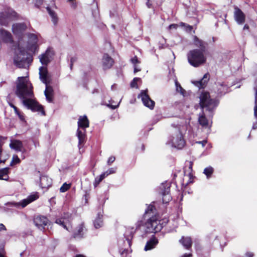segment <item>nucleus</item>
Instances as JSON below:
<instances>
[{
    "mask_svg": "<svg viewBox=\"0 0 257 257\" xmlns=\"http://www.w3.org/2000/svg\"><path fill=\"white\" fill-rule=\"evenodd\" d=\"M16 95L21 100L23 105L33 111L45 112L41 105L32 98L34 97L33 86L27 77H19L16 82Z\"/></svg>",
    "mask_w": 257,
    "mask_h": 257,
    "instance_id": "obj_1",
    "label": "nucleus"
},
{
    "mask_svg": "<svg viewBox=\"0 0 257 257\" xmlns=\"http://www.w3.org/2000/svg\"><path fill=\"white\" fill-rule=\"evenodd\" d=\"M193 43L199 49L190 50L187 54V59L191 65L197 67L203 65L206 62L207 58L205 55V52L207 43L195 36L193 37Z\"/></svg>",
    "mask_w": 257,
    "mask_h": 257,
    "instance_id": "obj_2",
    "label": "nucleus"
},
{
    "mask_svg": "<svg viewBox=\"0 0 257 257\" xmlns=\"http://www.w3.org/2000/svg\"><path fill=\"white\" fill-rule=\"evenodd\" d=\"M199 98V105L203 110L204 109H206V110L211 111L218 104L215 100L210 98V94L208 92H202L200 95ZM198 121L202 126L204 127L208 126V120L205 117L203 111L202 113L200 114Z\"/></svg>",
    "mask_w": 257,
    "mask_h": 257,
    "instance_id": "obj_3",
    "label": "nucleus"
},
{
    "mask_svg": "<svg viewBox=\"0 0 257 257\" xmlns=\"http://www.w3.org/2000/svg\"><path fill=\"white\" fill-rule=\"evenodd\" d=\"M32 61V56L19 45L15 50L14 64L18 68H26Z\"/></svg>",
    "mask_w": 257,
    "mask_h": 257,
    "instance_id": "obj_4",
    "label": "nucleus"
},
{
    "mask_svg": "<svg viewBox=\"0 0 257 257\" xmlns=\"http://www.w3.org/2000/svg\"><path fill=\"white\" fill-rule=\"evenodd\" d=\"M39 75L41 80L46 85V89L44 91L46 99L51 102L53 98V89L52 86L49 85L48 78V71L47 68L42 66L39 68Z\"/></svg>",
    "mask_w": 257,
    "mask_h": 257,
    "instance_id": "obj_5",
    "label": "nucleus"
},
{
    "mask_svg": "<svg viewBox=\"0 0 257 257\" xmlns=\"http://www.w3.org/2000/svg\"><path fill=\"white\" fill-rule=\"evenodd\" d=\"M172 135L169 138L168 143L178 149H181L184 147L185 142L180 128L175 127L172 131Z\"/></svg>",
    "mask_w": 257,
    "mask_h": 257,
    "instance_id": "obj_6",
    "label": "nucleus"
},
{
    "mask_svg": "<svg viewBox=\"0 0 257 257\" xmlns=\"http://www.w3.org/2000/svg\"><path fill=\"white\" fill-rule=\"evenodd\" d=\"M146 231L148 233L157 232L162 228L158 218L155 216L151 217L146 223Z\"/></svg>",
    "mask_w": 257,
    "mask_h": 257,
    "instance_id": "obj_7",
    "label": "nucleus"
},
{
    "mask_svg": "<svg viewBox=\"0 0 257 257\" xmlns=\"http://www.w3.org/2000/svg\"><path fill=\"white\" fill-rule=\"evenodd\" d=\"M138 97H141L144 105L151 109L154 108L155 102L148 95L147 89L142 91L141 93L138 96Z\"/></svg>",
    "mask_w": 257,
    "mask_h": 257,
    "instance_id": "obj_8",
    "label": "nucleus"
},
{
    "mask_svg": "<svg viewBox=\"0 0 257 257\" xmlns=\"http://www.w3.org/2000/svg\"><path fill=\"white\" fill-rule=\"evenodd\" d=\"M53 55V51L48 48L44 53L39 56L40 61L43 65H47L52 60Z\"/></svg>",
    "mask_w": 257,
    "mask_h": 257,
    "instance_id": "obj_9",
    "label": "nucleus"
},
{
    "mask_svg": "<svg viewBox=\"0 0 257 257\" xmlns=\"http://www.w3.org/2000/svg\"><path fill=\"white\" fill-rule=\"evenodd\" d=\"M34 223L39 229L43 230L49 223V222L46 217L37 216L34 218Z\"/></svg>",
    "mask_w": 257,
    "mask_h": 257,
    "instance_id": "obj_10",
    "label": "nucleus"
},
{
    "mask_svg": "<svg viewBox=\"0 0 257 257\" xmlns=\"http://www.w3.org/2000/svg\"><path fill=\"white\" fill-rule=\"evenodd\" d=\"M16 13L14 12L11 14L8 12L0 13V24L3 26H7L11 20L12 18L16 17Z\"/></svg>",
    "mask_w": 257,
    "mask_h": 257,
    "instance_id": "obj_11",
    "label": "nucleus"
},
{
    "mask_svg": "<svg viewBox=\"0 0 257 257\" xmlns=\"http://www.w3.org/2000/svg\"><path fill=\"white\" fill-rule=\"evenodd\" d=\"M28 49L33 52H35L37 50V44L38 41V38L36 35L33 34H28Z\"/></svg>",
    "mask_w": 257,
    "mask_h": 257,
    "instance_id": "obj_12",
    "label": "nucleus"
},
{
    "mask_svg": "<svg viewBox=\"0 0 257 257\" xmlns=\"http://www.w3.org/2000/svg\"><path fill=\"white\" fill-rule=\"evenodd\" d=\"M161 194L163 198L162 200L164 203H167L171 200L170 195V187L165 184H162L160 187Z\"/></svg>",
    "mask_w": 257,
    "mask_h": 257,
    "instance_id": "obj_13",
    "label": "nucleus"
},
{
    "mask_svg": "<svg viewBox=\"0 0 257 257\" xmlns=\"http://www.w3.org/2000/svg\"><path fill=\"white\" fill-rule=\"evenodd\" d=\"M53 8H55V5L54 0H51L49 6L46 8L47 12L51 18V21L54 25H56L58 21V18L57 14L53 10Z\"/></svg>",
    "mask_w": 257,
    "mask_h": 257,
    "instance_id": "obj_14",
    "label": "nucleus"
},
{
    "mask_svg": "<svg viewBox=\"0 0 257 257\" xmlns=\"http://www.w3.org/2000/svg\"><path fill=\"white\" fill-rule=\"evenodd\" d=\"M27 29V26L24 23H17L12 27V31L15 35L21 36Z\"/></svg>",
    "mask_w": 257,
    "mask_h": 257,
    "instance_id": "obj_15",
    "label": "nucleus"
},
{
    "mask_svg": "<svg viewBox=\"0 0 257 257\" xmlns=\"http://www.w3.org/2000/svg\"><path fill=\"white\" fill-rule=\"evenodd\" d=\"M234 15L235 20L237 24L241 25L244 23L245 16L240 9L236 7Z\"/></svg>",
    "mask_w": 257,
    "mask_h": 257,
    "instance_id": "obj_16",
    "label": "nucleus"
},
{
    "mask_svg": "<svg viewBox=\"0 0 257 257\" xmlns=\"http://www.w3.org/2000/svg\"><path fill=\"white\" fill-rule=\"evenodd\" d=\"M0 38L5 43H12L13 42L11 34L3 29H0Z\"/></svg>",
    "mask_w": 257,
    "mask_h": 257,
    "instance_id": "obj_17",
    "label": "nucleus"
},
{
    "mask_svg": "<svg viewBox=\"0 0 257 257\" xmlns=\"http://www.w3.org/2000/svg\"><path fill=\"white\" fill-rule=\"evenodd\" d=\"M86 131L85 130H80L78 128L77 131V136L79 140L78 146L79 149L82 147L86 141Z\"/></svg>",
    "mask_w": 257,
    "mask_h": 257,
    "instance_id": "obj_18",
    "label": "nucleus"
},
{
    "mask_svg": "<svg viewBox=\"0 0 257 257\" xmlns=\"http://www.w3.org/2000/svg\"><path fill=\"white\" fill-rule=\"evenodd\" d=\"M69 217L70 215L68 213L65 214L64 217L57 219L55 222L57 224L61 225L64 228L68 230L67 224L69 223Z\"/></svg>",
    "mask_w": 257,
    "mask_h": 257,
    "instance_id": "obj_19",
    "label": "nucleus"
},
{
    "mask_svg": "<svg viewBox=\"0 0 257 257\" xmlns=\"http://www.w3.org/2000/svg\"><path fill=\"white\" fill-rule=\"evenodd\" d=\"M113 64V59L109 57L108 54H105L102 58V66L103 69H106L111 68Z\"/></svg>",
    "mask_w": 257,
    "mask_h": 257,
    "instance_id": "obj_20",
    "label": "nucleus"
},
{
    "mask_svg": "<svg viewBox=\"0 0 257 257\" xmlns=\"http://www.w3.org/2000/svg\"><path fill=\"white\" fill-rule=\"evenodd\" d=\"M40 185L42 188L47 189L52 185V180L46 176H42L40 179Z\"/></svg>",
    "mask_w": 257,
    "mask_h": 257,
    "instance_id": "obj_21",
    "label": "nucleus"
},
{
    "mask_svg": "<svg viewBox=\"0 0 257 257\" xmlns=\"http://www.w3.org/2000/svg\"><path fill=\"white\" fill-rule=\"evenodd\" d=\"M78 126L79 128L85 130L89 127V120L86 115L79 117L78 121Z\"/></svg>",
    "mask_w": 257,
    "mask_h": 257,
    "instance_id": "obj_22",
    "label": "nucleus"
},
{
    "mask_svg": "<svg viewBox=\"0 0 257 257\" xmlns=\"http://www.w3.org/2000/svg\"><path fill=\"white\" fill-rule=\"evenodd\" d=\"M217 92L220 95L225 94L228 90V86L223 82H218L216 83Z\"/></svg>",
    "mask_w": 257,
    "mask_h": 257,
    "instance_id": "obj_23",
    "label": "nucleus"
},
{
    "mask_svg": "<svg viewBox=\"0 0 257 257\" xmlns=\"http://www.w3.org/2000/svg\"><path fill=\"white\" fill-rule=\"evenodd\" d=\"M179 242L187 249H189L192 246V241L190 237L182 236Z\"/></svg>",
    "mask_w": 257,
    "mask_h": 257,
    "instance_id": "obj_24",
    "label": "nucleus"
},
{
    "mask_svg": "<svg viewBox=\"0 0 257 257\" xmlns=\"http://www.w3.org/2000/svg\"><path fill=\"white\" fill-rule=\"evenodd\" d=\"M158 243V239L155 236H153L147 242L144 249L146 251L151 250L154 248Z\"/></svg>",
    "mask_w": 257,
    "mask_h": 257,
    "instance_id": "obj_25",
    "label": "nucleus"
},
{
    "mask_svg": "<svg viewBox=\"0 0 257 257\" xmlns=\"http://www.w3.org/2000/svg\"><path fill=\"white\" fill-rule=\"evenodd\" d=\"M209 79V74L206 73L203 77L199 81H196L194 84L200 88H204Z\"/></svg>",
    "mask_w": 257,
    "mask_h": 257,
    "instance_id": "obj_26",
    "label": "nucleus"
},
{
    "mask_svg": "<svg viewBox=\"0 0 257 257\" xmlns=\"http://www.w3.org/2000/svg\"><path fill=\"white\" fill-rule=\"evenodd\" d=\"M37 198H38V195L37 194H36L31 195L29 196L27 199H24L22 202L19 203L21 204V205L22 206V207H25L28 204L36 200Z\"/></svg>",
    "mask_w": 257,
    "mask_h": 257,
    "instance_id": "obj_27",
    "label": "nucleus"
},
{
    "mask_svg": "<svg viewBox=\"0 0 257 257\" xmlns=\"http://www.w3.org/2000/svg\"><path fill=\"white\" fill-rule=\"evenodd\" d=\"M84 225L80 224L75 231L73 234V237L75 238H81L83 237L84 232Z\"/></svg>",
    "mask_w": 257,
    "mask_h": 257,
    "instance_id": "obj_28",
    "label": "nucleus"
},
{
    "mask_svg": "<svg viewBox=\"0 0 257 257\" xmlns=\"http://www.w3.org/2000/svg\"><path fill=\"white\" fill-rule=\"evenodd\" d=\"M10 146L12 149H15L17 151H21L23 145L21 141L19 140H14L11 142Z\"/></svg>",
    "mask_w": 257,
    "mask_h": 257,
    "instance_id": "obj_29",
    "label": "nucleus"
},
{
    "mask_svg": "<svg viewBox=\"0 0 257 257\" xmlns=\"http://www.w3.org/2000/svg\"><path fill=\"white\" fill-rule=\"evenodd\" d=\"M102 215L100 213H98L96 218L94 221V225L96 228H98L101 227L103 225V221L102 220Z\"/></svg>",
    "mask_w": 257,
    "mask_h": 257,
    "instance_id": "obj_30",
    "label": "nucleus"
},
{
    "mask_svg": "<svg viewBox=\"0 0 257 257\" xmlns=\"http://www.w3.org/2000/svg\"><path fill=\"white\" fill-rule=\"evenodd\" d=\"M9 168H6L0 170V180H8L9 179L8 177Z\"/></svg>",
    "mask_w": 257,
    "mask_h": 257,
    "instance_id": "obj_31",
    "label": "nucleus"
},
{
    "mask_svg": "<svg viewBox=\"0 0 257 257\" xmlns=\"http://www.w3.org/2000/svg\"><path fill=\"white\" fill-rule=\"evenodd\" d=\"M189 167L188 170L184 169V172L185 176L190 177L192 176L191 172L192 171L193 163L191 161L188 162Z\"/></svg>",
    "mask_w": 257,
    "mask_h": 257,
    "instance_id": "obj_32",
    "label": "nucleus"
},
{
    "mask_svg": "<svg viewBox=\"0 0 257 257\" xmlns=\"http://www.w3.org/2000/svg\"><path fill=\"white\" fill-rule=\"evenodd\" d=\"M175 85L176 87V90L178 92H180L181 94L183 95H184L185 93V90L183 89V88L181 87L180 84L179 83V82L176 80L175 81Z\"/></svg>",
    "mask_w": 257,
    "mask_h": 257,
    "instance_id": "obj_33",
    "label": "nucleus"
},
{
    "mask_svg": "<svg viewBox=\"0 0 257 257\" xmlns=\"http://www.w3.org/2000/svg\"><path fill=\"white\" fill-rule=\"evenodd\" d=\"M213 172V169L212 167H209L205 168L203 173L206 175L207 177L208 178L210 177Z\"/></svg>",
    "mask_w": 257,
    "mask_h": 257,
    "instance_id": "obj_34",
    "label": "nucleus"
},
{
    "mask_svg": "<svg viewBox=\"0 0 257 257\" xmlns=\"http://www.w3.org/2000/svg\"><path fill=\"white\" fill-rule=\"evenodd\" d=\"M70 187V184H68L65 183L60 188V191L61 192H65L67 191Z\"/></svg>",
    "mask_w": 257,
    "mask_h": 257,
    "instance_id": "obj_35",
    "label": "nucleus"
},
{
    "mask_svg": "<svg viewBox=\"0 0 257 257\" xmlns=\"http://www.w3.org/2000/svg\"><path fill=\"white\" fill-rule=\"evenodd\" d=\"M155 210V208L154 206L152 205H150L148 207L147 209L145 211L146 214H150L151 213L153 214L154 213V210Z\"/></svg>",
    "mask_w": 257,
    "mask_h": 257,
    "instance_id": "obj_36",
    "label": "nucleus"
},
{
    "mask_svg": "<svg viewBox=\"0 0 257 257\" xmlns=\"http://www.w3.org/2000/svg\"><path fill=\"white\" fill-rule=\"evenodd\" d=\"M115 172H116V168H109L108 170H107L106 172H104L102 174H103V175H104V177H105L110 174L115 173Z\"/></svg>",
    "mask_w": 257,
    "mask_h": 257,
    "instance_id": "obj_37",
    "label": "nucleus"
},
{
    "mask_svg": "<svg viewBox=\"0 0 257 257\" xmlns=\"http://www.w3.org/2000/svg\"><path fill=\"white\" fill-rule=\"evenodd\" d=\"M105 178L104 175L102 174L100 175V176L99 177V178H96L95 179V182L94 183V185L95 187H96L97 185L99 184V183Z\"/></svg>",
    "mask_w": 257,
    "mask_h": 257,
    "instance_id": "obj_38",
    "label": "nucleus"
},
{
    "mask_svg": "<svg viewBox=\"0 0 257 257\" xmlns=\"http://www.w3.org/2000/svg\"><path fill=\"white\" fill-rule=\"evenodd\" d=\"M140 80L141 79L140 78L136 77L134 78L133 80L131 83V87L137 88V82Z\"/></svg>",
    "mask_w": 257,
    "mask_h": 257,
    "instance_id": "obj_39",
    "label": "nucleus"
},
{
    "mask_svg": "<svg viewBox=\"0 0 257 257\" xmlns=\"http://www.w3.org/2000/svg\"><path fill=\"white\" fill-rule=\"evenodd\" d=\"M20 162V159L17 155H14L13 157V160L11 162V165L14 164H18Z\"/></svg>",
    "mask_w": 257,
    "mask_h": 257,
    "instance_id": "obj_40",
    "label": "nucleus"
},
{
    "mask_svg": "<svg viewBox=\"0 0 257 257\" xmlns=\"http://www.w3.org/2000/svg\"><path fill=\"white\" fill-rule=\"evenodd\" d=\"M131 62L134 64V66L136 65L137 63H140V61L138 60L137 56H135L131 59Z\"/></svg>",
    "mask_w": 257,
    "mask_h": 257,
    "instance_id": "obj_41",
    "label": "nucleus"
},
{
    "mask_svg": "<svg viewBox=\"0 0 257 257\" xmlns=\"http://www.w3.org/2000/svg\"><path fill=\"white\" fill-rule=\"evenodd\" d=\"M115 160V158L114 156H111L108 158L107 161V164L108 165H111Z\"/></svg>",
    "mask_w": 257,
    "mask_h": 257,
    "instance_id": "obj_42",
    "label": "nucleus"
},
{
    "mask_svg": "<svg viewBox=\"0 0 257 257\" xmlns=\"http://www.w3.org/2000/svg\"><path fill=\"white\" fill-rule=\"evenodd\" d=\"M36 7H39L43 3V0H34Z\"/></svg>",
    "mask_w": 257,
    "mask_h": 257,
    "instance_id": "obj_43",
    "label": "nucleus"
},
{
    "mask_svg": "<svg viewBox=\"0 0 257 257\" xmlns=\"http://www.w3.org/2000/svg\"><path fill=\"white\" fill-rule=\"evenodd\" d=\"M254 90L255 91V104H257V83L254 87Z\"/></svg>",
    "mask_w": 257,
    "mask_h": 257,
    "instance_id": "obj_44",
    "label": "nucleus"
},
{
    "mask_svg": "<svg viewBox=\"0 0 257 257\" xmlns=\"http://www.w3.org/2000/svg\"><path fill=\"white\" fill-rule=\"evenodd\" d=\"M177 28H178V25L177 24H171L169 26V29H176Z\"/></svg>",
    "mask_w": 257,
    "mask_h": 257,
    "instance_id": "obj_45",
    "label": "nucleus"
},
{
    "mask_svg": "<svg viewBox=\"0 0 257 257\" xmlns=\"http://www.w3.org/2000/svg\"><path fill=\"white\" fill-rule=\"evenodd\" d=\"M17 115L19 116V118L21 120L24 121L25 120V117H24L23 113L21 112V113H19L18 115Z\"/></svg>",
    "mask_w": 257,
    "mask_h": 257,
    "instance_id": "obj_46",
    "label": "nucleus"
},
{
    "mask_svg": "<svg viewBox=\"0 0 257 257\" xmlns=\"http://www.w3.org/2000/svg\"><path fill=\"white\" fill-rule=\"evenodd\" d=\"M254 115L257 118V104H255L254 107Z\"/></svg>",
    "mask_w": 257,
    "mask_h": 257,
    "instance_id": "obj_47",
    "label": "nucleus"
},
{
    "mask_svg": "<svg viewBox=\"0 0 257 257\" xmlns=\"http://www.w3.org/2000/svg\"><path fill=\"white\" fill-rule=\"evenodd\" d=\"M134 73H136L141 71V69L139 68L137 65L134 66Z\"/></svg>",
    "mask_w": 257,
    "mask_h": 257,
    "instance_id": "obj_48",
    "label": "nucleus"
},
{
    "mask_svg": "<svg viewBox=\"0 0 257 257\" xmlns=\"http://www.w3.org/2000/svg\"><path fill=\"white\" fill-rule=\"evenodd\" d=\"M245 255L246 257H253V253L251 252H247L245 253Z\"/></svg>",
    "mask_w": 257,
    "mask_h": 257,
    "instance_id": "obj_49",
    "label": "nucleus"
},
{
    "mask_svg": "<svg viewBox=\"0 0 257 257\" xmlns=\"http://www.w3.org/2000/svg\"><path fill=\"white\" fill-rule=\"evenodd\" d=\"M2 230H6V228L5 226L3 224L0 223V231Z\"/></svg>",
    "mask_w": 257,
    "mask_h": 257,
    "instance_id": "obj_50",
    "label": "nucleus"
},
{
    "mask_svg": "<svg viewBox=\"0 0 257 257\" xmlns=\"http://www.w3.org/2000/svg\"><path fill=\"white\" fill-rule=\"evenodd\" d=\"M76 60V59L75 58H71V60H70V61H71V66H70V67H71V69H72V65H73V62Z\"/></svg>",
    "mask_w": 257,
    "mask_h": 257,
    "instance_id": "obj_51",
    "label": "nucleus"
},
{
    "mask_svg": "<svg viewBox=\"0 0 257 257\" xmlns=\"http://www.w3.org/2000/svg\"><path fill=\"white\" fill-rule=\"evenodd\" d=\"M192 256V253H185L181 257H191Z\"/></svg>",
    "mask_w": 257,
    "mask_h": 257,
    "instance_id": "obj_52",
    "label": "nucleus"
},
{
    "mask_svg": "<svg viewBox=\"0 0 257 257\" xmlns=\"http://www.w3.org/2000/svg\"><path fill=\"white\" fill-rule=\"evenodd\" d=\"M199 144H201L203 146H204L205 144L207 143L206 141H200L197 142Z\"/></svg>",
    "mask_w": 257,
    "mask_h": 257,
    "instance_id": "obj_53",
    "label": "nucleus"
},
{
    "mask_svg": "<svg viewBox=\"0 0 257 257\" xmlns=\"http://www.w3.org/2000/svg\"><path fill=\"white\" fill-rule=\"evenodd\" d=\"M146 5L147 6L148 8H151L152 4L150 3V0H148V2L146 3Z\"/></svg>",
    "mask_w": 257,
    "mask_h": 257,
    "instance_id": "obj_54",
    "label": "nucleus"
},
{
    "mask_svg": "<svg viewBox=\"0 0 257 257\" xmlns=\"http://www.w3.org/2000/svg\"><path fill=\"white\" fill-rule=\"evenodd\" d=\"M3 139V138L1 136H0V141H1ZM2 144L0 143V155H1L2 149Z\"/></svg>",
    "mask_w": 257,
    "mask_h": 257,
    "instance_id": "obj_55",
    "label": "nucleus"
},
{
    "mask_svg": "<svg viewBox=\"0 0 257 257\" xmlns=\"http://www.w3.org/2000/svg\"><path fill=\"white\" fill-rule=\"evenodd\" d=\"M192 29V27L191 26L188 25L187 27V30L188 31H191Z\"/></svg>",
    "mask_w": 257,
    "mask_h": 257,
    "instance_id": "obj_56",
    "label": "nucleus"
},
{
    "mask_svg": "<svg viewBox=\"0 0 257 257\" xmlns=\"http://www.w3.org/2000/svg\"><path fill=\"white\" fill-rule=\"evenodd\" d=\"M249 26L247 25H245L243 27V30L248 29Z\"/></svg>",
    "mask_w": 257,
    "mask_h": 257,
    "instance_id": "obj_57",
    "label": "nucleus"
},
{
    "mask_svg": "<svg viewBox=\"0 0 257 257\" xmlns=\"http://www.w3.org/2000/svg\"><path fill=\"white\" fill-rule=\"evenodd\" d=\"M9 105H10L11 107H12L13 108H14V107H15V105H14L12 103H10V102H9Z\"/></svg>",
    "mask_w": 257,
    "mask_h": 257,
    "instance_id": "obj_58",
    "label": "nucleus"
},
{
    "mask_svg": "<svg viewBox=\"0 0 257 257\" xmlns=\"http://www.w3.org/2000/svg\"><path fill=\"white\" fill-rule=\"evenodd\" d=\"M4 83H5V81H2L0 83V87H2Z\"/></svg>",
    "mask_w": 257,
    "mask_h": 257,
    "instance_id": "obj_59",
    "label": "nucleus"
},
{
    "mask_svg": "<svg viewBox=\"0 0 257 257\" xmlns=\"http://www.w3.org/2000/svg\"><path fill=\"white\" fill-rule=\"evenodd\" d=\"M15 113L17 115H18V114L21 113V112L19 110V109H18L17 111H15Z\"/></svg>",
    "mask_w": 257,
    "mask_h": 257,
    "instance_id": "obj_60",
    "label": "nucleus"
},
{
    "mask_svg": "<svg viewBox=\"0 0 257 257\" xmlns=\"http://www.w3.org/2000/svg\"><path fill=\"white\" fill-rule=\"evenodd\" d=\"M13 109H14L15 112L17 111V110L18 109V108L16 106H15L14 108H13Z\"/></svg>",
    "mask_w": 257,
    "mask_h": 257,
    "instance_id": "obj_61",
    "label": "nucleus"
},
{
    "mask_svg": "<svg viewBox=\"0 0 257 257\" xmlns=\"http://www.w3.org/2000/svg\"><path fill=\"white\" fill-rule=\"evenodd\" d=\"M181 26H184L185 25V24L183 23H181Z\"/></svg>",
    "mask_w": 257,
    "mask_h": 257,
    "instance_id": "obj_62",
    "label": "nucleus"
},
{
    "mask_svg": "<svg viewBox=\"0 0 257 257\" xmlns=\"http://www.w3.org/2000/svg\"><path fill=\"white\" fill-rule=\"evenodd\" d=\"M0 257H5L3 254L0 253Z\"/></svg>",
    "mask_w": 257,
    "mask_h": 257,
    "instance_id": "obj_63",
    "label": "nucleus"
},
{
    "mask_svg": "<svg viewBox=\"0 0 257 257\" xmlns=\"http://www.w3.org/2000/svg\"><path fill=\"white\" fill-rule=\"evenodd\" d=\"M127 240L128 241V242L130 243V239H129V238H127Z\"/></svg>",
    "mask_w": 257,
    "mask_h": 257,
    "instance_id": "obj_64",
    "label": "nucleus"
}]
</instances>
